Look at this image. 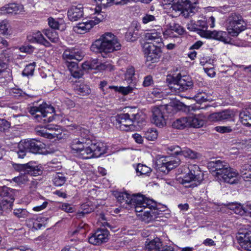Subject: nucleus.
Returning a JSON list of instances; mask_svg holds the SVG:
<instances>
[{"label":"nucleus","mask_w":251,"mask_h":251,"mask_svg":"<svg viewBox=\"0 0 251 251\" xmlns=\"http://www.w3.org/2000/svg\"><path fill=\"white\" fill-rule=\"evenodd\" d=\"M114 195L123 207H134L136 212H142L145 210L141 219L145 223H148L154 220L161 214L162 211L159 210V208L156 202L142 195L131 196L126 192H115Z\"/></svg>","instance_id":"1"},{"label":"nucleus","mask_w":251,"mask_h":251,"mask_svg":"<svg viewBox=\"0 0 251 251\" xmlns=\"http://www.w3.org/2000/svg\"><path fill=\"white\" fill-rule=\"evenodd\" d=\"M121 44L116 36L110 32H106L91 45V50L95 52H112L120 50Z\"/></svg>","instance_id":"2"},{"label":"nucleus","mask_w":251,"mask_h":251,"mask_svg":"<svg viewBox=\"0 0 251 251\" xmlns=\"http://www.w3.org/2000/svg\"><path fill=\"white\" fill-rule=\"evenodd\" d=\"M135 108H131L126 113L118 114L114 117V125L120 130L128 131L133 129L134 123H139L140 115L135 112Z\"/></svg>","instance_id":"3"},{"label":"nucleus","mask_w":251,"mask_h":251,"mask_svg":"<svg viewBox=\"0 0 251 251\" xmlns=\"http://www.w3.org/2000/svg\"><path fill=\"white\" fill-rule=\"evenodd\" d=\"M54 108L47 103L40 104L39 106H33L30 108V113L37 120L44 123L52 122L54 119Z\"/></svg>","instance_id":"4"},{"label":"nucleus","mask_w":251,"mask_h":251,"mask_svg":"<svg viewBox=\"0 0 251 251\" xmlns=\"http://www.w3.org/2000/svg\"><path fill=\"white\" fill-rule=\"evenodd\" d=\"M246 28V24L239 14L232 13L226 20V30L231 36H237Z\"/></svg>","instance_id":"5"},{"label":"nucleus","mask_w":251,"mask_h":251,"mask_svg":"<svg viewBox=\"0 0 251 251\" xmlns=\"http://www.w3.org/2000/svg\"><path fill=\"white\" fill-rule=\"evenodd\" d=\"M92 10L94 11L92 19L86 20L85 22L80 23L74 26V30L75 32L78 34H84L91 29L94 25L102 21L104 19V13L101 11L100 7L95 8Z\"/></svg>","instance_id":"6"},{"label":"nucleus","mask_w":251,"mask_h":251,"mask_svg":"<svg viewBox=\"0 0 251 251\" xmlns=\"http://www.w3.org/2000/svg\"><path fill=\"white\" fill-rule=\"evenodd\" d=\"M90 143L86 142L85 139L81 138L80 140H72L70 147L75 153H77L78 157L83 159H89L93 158Z\"/></svg>","instance_id":"7"},{"label":"nucleus","mask_w":251,"mask_h":251,"mask_svg":"<svg viewBox=\"0 0 251 251\" xmlns=\"http://www.w3.org/2000/svg\"><path fill=\"white\" fill-rule=\"evenodd\" d=\"M15 190L7 186H0V214L3 210L12 209L15 200Z\"/></svg>","instance_id":"8"},{"label":"nucleus","mask_w":251,"mask_h":251,"mask_svg":"<svg viewBox=\"0 0 251 251\" xmlns=\"http://www.w3.org/2000/svg\"><path fill=\"white\" fill-rule=\"evenodd\" d=\"M193 82L191 78L188 75L181 76L178 74L174 80L173 83L171 84L172 92L178 94L192 88Z\"/></svg>","instance_id":"9"},{"label":"nucleus","mask_w":251,"mask_h":251,"mask_svg":"<svg viewBox=\"0 0 251 251\" xmlns=\"http://www.w3.org/2000/svg\"><path fill=\"white\" fill-rule=\"evenodd\" d=\"M36 132L38 135L47 138L54 139L61 137L62 130L57 125H49L47 126V128H37Z\"/></svg>","instance_id":"10"},{"label":"nucleus","mask_w":251,"mask_h":251,"mask_svg":"<svg viewBox=\"0 0 251 251\" xmlns=\"http://www.w3.org/2000/svg\"><path fill=\"white\" fill-rule=\"evenodd\" d=\"M161 47L149 44L144 45V52L148 62L153 63L158 61L162 53Z\"/></svg>","instance_id":"11"},{"label":"nucleus","mask_w":251,"mask_h":251,"mask_svg":"<svg viewBox=\"0 0 251 251\" xmlns=\"http://www.w3.org/2000/svg\"><path fill=\"white\" fill-rule=\"evenodd\" d=\"M165 108L168 112L173 111L174 109L172 105H167L165 107L162 106L160 107H155L152 108V121L157 126L162 127L166 125L165 119L162 111Z\"/></svg>","instance_id":"12"},{"label":"nucleus","mask_w":251,"mask_h":251,"mask_svg":"<svg viewBox=\"0 0 251 251\" xmlns=\"http://www.w3.org/2000/svg\"><path fill=\"white\" fill-rule=\"evenodd\" d=\"M156 29H152L150 32L146 33L145 35L146 40L149 44H156V46H163L162 34L163 32V29L160 26L156 25Z\"/></svg>","instance_id":"13"},{"label":"nucleus","mask_w":251,"mask_h":251,"mask_svg":"<svg viewBox=\"0 0 251 251\" xmlns=\"http://www.w3.org/2000/svg\"><path fill=\"white\" fill-rule=\"evenodd\" d=\"M203 35L206 38H212L219 40L225 43H228L231 41V36L228 32L224 31H204L202 30Z\"/></svg>","instance_id":"14"},{"label":"nucleus","mask_w":251,"mask_h":251,"mask_svg":"<svg viewBox=\"0 0 251 251\" xmlns=\"http://www.w3.org/2000/svg\"><path fill=\"white\" fill-rule=\"evenodd\" d=\"M229 165L220 160L211 161L208 163V168L213 174V175L218 178L220 175L229 167Z\"/></svg>","instance_id":"15"},{"label":"nucleus","mask_w":251,"mask_h":251,"mask_svg":"<svg viewBox=\"0 0 251 251\" xmlns=\"http://www.w3.org/2000/svg\"><path fill=\"white\" fill-rule=\"evenodd\" d=\"M239 173L230 166L218 178L224 182L231 184L237 183L239 181Z\"/></svg>","instance_id":"16"},{"label":"nucleus","mask_w":251,"mask_h":251,"mask_svg":"<svg viewBox=\"0 0 251 251\" xmlns=\"http://www.w3.org/2000/svg\"><path fill=\"white\" fill-rule=\"evenodd\" d=\"M109 232L105 229L97 230L89 238V242L94 245H99L107 241Z\"/></svg>","instance_id":"17"},{"label":"nucleus","mask_w":251,"mask_h":251,"mask_svg":"<svg viewBox=\"0 0 251 251\" xmlns=\"http://www.w3.org/2000/svg\"><path fill=\"white\" fill-rule=\"evenodd\" d=\"M237 239L241 248L244 250L251 251V231L239 232Z\"/></svg>","instance_id":"18"},{"label":"nucleus","mask_w":251,"mask_h":251,"mask_svg":"<svg viewBox=\"0 0 251 251\" xmlns=\"http://www.w3.org/2000/svg\"><path fill=\"white\" fill-rule=\"evenodd\" d=\"M201 180L190 174H186L179 180V182L186 188H194L201 183Z\"/></svg>","instance_id":"19"},{"label":"nucleus","mask_w":251,"mask_h":251,"mask_svg":"<svg viewBox=\"0 0 251 251\" xmlns=\"http://www.w3.org/2000/svg\"><path fill=\"white\" fill-rule=\"evenodd\" d=\"M90 145L93 154V157H99L106 152V146L102 142L91 140Z\"/></svg>","instance_id":"20"},{"label":"nucleus","mask_w":251,"mask_h":251,"mask_svg":"<svg viewBox=\"0 0 251 251\" xmlns=\"http://www.w3.org/2000/svg\"><path fill=\"white\" fill-rule=\"evenodd\" d=\"M84 15L83 7L81 4L72 6L68 11V17L71 21H76Z\"/></svg>","instance_id":"21"},{"label":"nucleus","mask_w":251,"mask_h":251,"mask_svg":"<svg viewBox=\"0 0 251 251\" xmlns=\"http://www.w3.org/2000/svg\"><path fill=\"white\" fill-rule=\"evenodd\" d=\"M28 151L34 153L39 152L44 148V144L35 139L23 141Z\"/></svg>","instance_id":"22"},{"label":"nucleus","mask_w":251,"mask_h":251,"mask_svg":"<svg viewBox=\"0 0 251 251\" xmlns=\"http://www.w3.org/2000/svg\"><path fill=\"white\" fill-rule=\"evenodd\" d=\"M162 171L163 168L166 169L168 171L177 167L180 164V159L177 157H165L162 160Z\"/></svg>","instance_id":"23"},{"label":"nucleus","mask_w":251,"mask_h":251,"mask_svg":"<svg viewBox=\"0 0 251 251\" xmlns=\"http://www.w3.org/2000/svg\"><path fill=\"white\" fill-rule=\"evenodd\" d=\"M28 41L31 43H37L44 45L46 47H50V44L43 36L40 31H37L33 32L27 36Z\"/></svg>","instance_id":"24"},{"label":"nucleus","mask_w":251,"mask_h":251,"mask_svg":"<svg viewBox=\"0 0 251 251\" xmlns=\"http://www.w3.org/2000/svg\"><path fill=\"white\" fill-rule=\"evenodd\" d=\"M234 114L230 110H226L220 112L214 113L210 115V120L214 121H221L233 118Z\"/></svg>","instance_id":"25"},{"label":"nucleus","mask_w":251,"mask_h":251,"mask_svg":"<svg viewBox=\"0 0 251 251\" xmlns=\"http://www.w3.org/2000/svg\"><path fill=\"white\" fill-rule=\"evenodd\" d=\"M239 116L243 125L251 126V104L248 107L243 109L240 112Z\"/></svg>","instance_id":"26"},{"label":"nucleus","mask_w":251,"mask_h":251,"mask_svg":"<svg viewBox=\"0 0 251 251\" xmlns=\"http://www.w3.org/2000/svg\"><path fill=\"white\" fill-rule=\"evenodd\" d=\"M161 240L158 238L151 240L145 247L146 251H159L163 246Z\"/></svg>","instance_id":"27"},{"label":"nucleus","mask_w":251,"mask_h":251,"mask_svg":"<svg viewBox=\"0 0 251 251\" xmlns=\"http://www.w3.org/2000/svg\"><path fill=\"white\" fill-rule=\"evenodd\" d=\"M23 7L16 3H10L5 5L2 8L1 10L4 13L17 14L22 11Z\"/></svg>","instance_id":"28"},{"label":"nucleus","mask_w":251,"mask_h":251,"mask_svg":"<svg viewBox=\"0 0 251 251\" xmlns=\"http://www.w3.org/2000/svg\"><path fill=\"white\" fill-rule=\"evenodd\" d=\"M240 174L246 181H251V164H245L241 166Z\"/></svg>","instance_id":"29"},{"label":"nucleus","mask_w":251,"mask_h":251,"mask_svg":"<svg viewBox=\"0 0 251 251\" xmlns=\"http://www.w3.org/2000/svg\"><path fill=\"white\" fill-rule=\"evenodd\" d=\"M172 126L174 128L181 129L189 127L190 123L188 122V117H181L176 119L173 122Z\"/></svg>","instance_id":"30"},{"label":"nucleus","mask_w":251,"mask_h":251,"mask_svg":"<svg viewBox=\"0 0 251 251\" xmlns=\"http://www.w3.org/2000/svg\"><path fill=\"white\" fill-rule=\"evenodd\" d=\"M188 172L187 174L202 180V174L200 170L199 167L196 164H190L188 167Z\"/></svg>","instance_id":"31"},{"label":"nucleus","mask_w":251,"mask_h":251,"mask_svg":"<svg viewBox=\"0 0 251 251\" xmlns=\"http://www.w3.org/2000/svg\"><path fill=\"white\" fill-rule=\"evenodd\" d=\"M228 208L232 210L236 214L243 216L246 214L245 208L240 204L233 203L228 205Z\"/></svg>","instance_id":"32"},{"label":"nucleus","mask_w":251,"mask_h":251,"mask_svg":"<svg viewBox=\"0 0 251 251\" xmlns=\"http://www.w3.org/2000/svg\"><path fill=\"white\" fill-rule=\"evenodd\" d=\"M195 98L196 100L200 102L211 101L213 100L212 96L210 94L203 91H199L196 95Z\"/></svg>","instance_id":"33"},{"label":"nucleus","mask_w":251,"mask_h":251,"mask_svg":"<svg viewBox=\"0 0 251 251\" xmlns=\"http://www.w3.org/2000/svg\"><path fill=\"white\" fill-rule=\"evenodd\" d=\"M52 181L55 186H61L66 181V178L63 174L61 173H56L53 176Z\"/></svg>","instance_id":"34"},{"label":"nucleus","mask_w":251,"mask_h":251,"mask_svg":"<svg viewBox=\"0 0 251 251\" xmlns=\"http://www.w3.org/2000/svg\"><path fill=\"white\" fill-rule=\"evenodd\" d=\"M188 122L190 123V126L199 128L204 124V121L201 119L198 116L188 117Z\"/></svg>","instance_id":"35"},{"label":"nucleus","mask_w":251,"mask_h":251,"mask_svg":"<svg viewBox=\"0 0 251 251\" xmlns=\"http://www.w3.org/2000/svg\"><path fill=\"white\" fill-rule=\"evenodd\" d=\"M44 34L52 42L56 43L59 40L57 32L52 29H47L44 31Z\"/></svg>","instance_id":"36"},{"label":"nucleus","mask_w":251,"mask_h":251,"mask_svg":"<svg viewBox=\"0 0 251 251\" xmlns=\"http://www.w3.org/2000/svg\"><path fill=\"white\" fill-rule=\"evenodd\" d=\"M78 138H74L73 140H80L81 139H85L86 142L91 143V140L89 138V131L85 128H80L77 132Z\"/></svg>","instance_id":"37"},{"label":"nucleus","mask_w":251,"mask_h":251,"mask_svg":"<svg viewBox=\"0 0 251 251\" xmlns=\"http://www.w3.org/2000/svg\"><path fill=\"white\" fill-rule=\"evenodd\" d=\"M180 155H183L186 158L192 159H196L199 156V154L197 152L194 151L189 148H184L182 150Z\"/></svg>","instance_id":"38"},{"label":"nucleus","mask_w":251,"mask_h":251,"mask_svg":"<svg viewBox=\"0 0 251 251\" xmlns=\"http://www.w3.org/2000/svg\"><path fill=\"white\" fill-rule=\"evenodd\" d=\"M28 151L23 141H21L18 144V148L16 151L18 156L19 158H24L26 155V152Z\"/></svg>","instance_id":"39"},{"label":"nucleus","mask_w":251,"mask_h":251,"mask_svg":"<svg viewBox=\"0 0 251 251\" xmlns=\"http://www.w3.org/2000/svg\"><path fill=\"white\" fill-rule=\"evenodd\" d=\"M138 175H147L148 176L151 171V169L146 165L139 164L136 169Z\"/></svg>","instance_id":"40"},{"label":"nucleus","mask_w":251,"mask_h":251,"mask_svg":"<svg viewBox=\"0 0 251 251\" xmlns=\"http://www.w3.org/2000/svg\"><path fill=\"white\" fill-rule=\"evenodd\" d=\"M145 137L148 140L154 141L158 137L157 130L155 128L149 129L145 132Z\"/></svg>","instance_id":"41"},{"label":"nucleus","mask_w":251,"mask_h":251,"mask_svg":"<svg viewBox=\"0 0 251 251\" xmlns=\"http://www.w3.org/2000/svg\"><path fill=\"white\" fill-rule=\"evenodd\" d=\"M75 91L78 94L82 96L88 94L91 92L88 86L82 84L76 85L75 87Z\"/></svg>","instance_id":"42"},{"label":"nucleus","mask_w":251,"mask_h":251,"mask_svg":"<svg viewBox=\"0 0 251 251\" xmlns=\"http://www.w3.org/2000/svg\"><path fill=\"white\" fill-rule=\"evenodd\" d=\"M14 215L17 218L21 219L26 218L29 216V212L25 209H15L13 211Z\"/></svg>","instance_id":"43"},{"label":"nucleus","mask_w":251,"mask_h":251,"mask_svg":"<svg viewBox=\"0 0 251 251\" xmlns=\"http://www.w3.org/2000/svg\"><path fill=\"white\" fill-rule=\"evenodd\" d=\"M29 163L27 164H13L12 166L15 170L21 173H27L28 170Z\"/></svg>","instance_id":"44"},{"label":"nucleus","mask_w":251,"mask_h":251,"mask_svg":"<svg viewBox=\"0 0 251 251\" xmlns=\"http://www.w3.org/2000/svg\"><path fill=\"white\" fill-rule=\"evenodd\" d=\"M34 68V63L27 65L22 72L23 75L25 76L33 75Z\"/></svg>","instance_id":"45"},{"label":"nucleus","mask_w":251,"mask_h":251,"mask_svg":"<svg viewBox=\"0 0 251 251\" xmlns=\"http://www.w3.org/2000/svg\"><path fill=\"white\" fill-rule=\"evenodd\" d=\"M215 129L219 133H226L236 130V128L232 126H217L215 127Z\"/></svg>","instance_id":"46"},{"label":"nucleus","mask_w":251,"mask_h":251,"mask_svg":"<svg viewBox=\"0 0 251 251\" xmlns=\"http://www.w3.org/2000/svg\"><path fill=\"white\" fill-rule=\"evenodd\" d=\"M28 175H29L28 173H21L19 176L13 178V180L19 183H25L29 180Z\"/></svg>","instance_id":"47"},{"label":"nucleus","mask_w":251,"mask_h":251,"mask_svg":"<svg viewBox=\"0 0 251 251\" xmlns=\"http://www.w3.org/2000/svg\"><path fill=\"white\" fill-rule=\"evenodd\" d=\"M59 208L66 213H73L75 211V208L71 204L68 203H62L59 206Z\"/></svg>","instance_id":"48"},{"label":"nucleus","mask_w":251,"mask_h":251,"mask_svg":"<svg viewBox=\"0 0 251 251\" xmlns=\"http://www.w3.org/2000/svg\"><path fill=\"white\" fill-rule=\"evenodd\" d=\"M182 149L178 146H170L167 148V152L171 155H180Z\"/></svg>","instance_id":"49"},{"label":"nucleus","mask_w":251,"mask_h":251,"mask_svg":"<svg viewBox=\"0 0 251 251\" xmlns=\"http://www.w3.org/2000/svg\"><path fill=\"white\" fill-rule=\"evenodd\" d=\"M74 54H75V49H67L64 51L62 57L65 60H72Z\"/></svg>","instance_id":"50"},{"label":"nucleus","mask_w":251,"mask_h":251,"mask_svg":"<svg viewBox=\"0 0 251 251\" xmlns=\"http://www.w3.org/2000/svg\"><path fill=\"white\" fill-rule=\"evenodd\" d=\"M196 7L192 5V4L188 6H185L184 11L183 12V16L185 18H188L191 16L195 13Z\"/></svg>","instance_id":"51"},{"label":"nucleus","mask_w":251,"mask_h":251,"mask_svg":"<svg viewBox=\"0 0 251 251\" xmlns=\"http://www.w3.org/2000/svg\"><path fill=\"white\" fill-rule=\"evenodd\" d=\"M27 173L30 176H37L40 175L42 170L41 169V167H39L38 166H33L29 165Z\"/></svg>","instance_id":"52"},{"label":"nucleus","mask_w":251,"mask_h":251,"mask_svg":"<svg viewBox=\"0 0 251 251\" xmlns=\"http://www.w3.org/2000/svg\"><path fill=\"white\" fill-rule=\"evenodd\" d=\"M135 75V70L133 67H129L126 70L125 74L126 79L129 83H131L133 80V77Z\"/></svg>","instance_id":"53"},{"label":"nucleus","mask_w":251,"mask_h":251,"mask_svg":"<svg viewBox=\"0 0 251 251\" xmlns=\"http://www.w3.org/2000/svg\"><path fill=\"white\" fill-rule=\"evenodd\" d=\"M10 127V124L3 119H0V131L6 132Z\"/></svg>","instance_id":"54"},{"label":"nucleus","mask_w":251,"mask_h":251,"mask_svg":"<svg viewBox=\"0 0 251 251\" xmlns=\"http://www.w3.org/2000/svg\"><path fill=\"white\" fill-rule=\"evenodd\" d=\"M172 7L173 10L175 11L176 13H178L179 15H182L183 16L184 6L182 3L177 1L176 4H174L172 5Z\"/></svg>","instance_id":"55"},{"label":"nucleus","mask_w":251,"mask_h":251,"mask_svg":"<svg viewBox=\"0 0 251 251\" xmlns=\"http://www.w3.org/2000/svg\"><path fill=\"white\" fill-rule=\"evenodd\" d=\"M170 27L172 30L180 35L182 34L185 31L184 29L177 24L173 23L172 24H170Z\"/></svg>","instance_id":"56"},{"label":"nucleus","mask_w":251,"mask_h":251,"mask_svg":"<svg viewBox=\"0 0 251 251\" xmlns=\"http://www.w3.org/2000/svg\"><path fill=\"white\" fill-rule=\"evenodd\" d=\"M4 56H5L4 55ZM11 58L10 56H8L7 59L5 57V59H3L2 57H0V74H1L4 70V69L7 66V64L10 61Z\"/></svg>","instance_id":"57"},{"label":"nucleus","mask_w":251,"mask_h":251,"mask_svg":"<svg viewBox=\"0 0 251 251\" xmlns=\"http://www.w3.org/2000/svg\"><path fill=\"white\" fill-rule=\"evenodd\" d=\"M48 24L49 26L51 27V29L52 30L58 29L60 25L58 21L51 17L48 19Z\"/></svg>","instance_id":"58"},{"label":"nucleus","mask_w":251,"mask_h":251,"mask_svg":"<svg viewBox=\"0 0 251 251\" xmlns=\"http://www.w3.org/2000/svg\"><path fill=\"white\" fill-rule=\"evenodd\" d=\"M9 25L7 22L2 21L0 23V34H7Z\"/></svg>","instance_id":"59"},{"label":"nucleus","mask_w":251,"mask_h":251,"mask_svg":"<svg viewBox=\"0 0 251 251\" xmlns=\"http://www.w3.org/2000/svg\"><path fill=\"white\" fill-rule=\"evenodd\" d=\"M133 90V87L131 86H128L127 87L122 86L119 88L118 91L126 95L132 92Z\"/></svg>","instance_id":"60"},{"label":"nucleus","mask_w":251,"mask_h":251,"mask_svg":"<svg viewBox=\"0 0 251 251\" xmlns=\"http://www.w3.org/2000/svg\"><path fill=\"white\" fill-rule=\"evenodd\" d=\"M156 20L155 17L151 14H146L142 18V23L144 24H147L150 22H153Z\"/></svg>","instance_id":"61"},{"label":"nucleus","mask_w":251,"mask_h":251,"mask_svg":"<svg viewBox=\"0 0 251 251\" xmlns=\"http://www.w3.org/2000/svg\"><path fill=\"white\" fill-rule=\"evenodd\" d=\"M153 83L152 77L151 75H147L144 77L143 85L144 87H149Z\"/></svg>","instance_id":"62"},{"label":"nucleus","mask_w":251,"mask_h":251,"mask_svg":"<svg viewBox=\"0 0 251 251\" xmlns=\"http://www.w3.org/2000/svg\"><path fill=\"white\" fill-rule=\"evenodd\" d=\"M238 144L239 148H241L242 149H243L247 147L251 148V138L248 140H243L242 142H239L238 143Z\"/></svg>","instance_id":"63"},{"label":"nucleus","mask_w":251,"mask_h":251,"mask_svg":"<svg viewBox=\"0 0 251 251\" xmlns=\"http://www.w3.org/2000/svg\"><path fill=\"white\" fill-rule=\"evenodd\" d=\"M84 55V53L82 52L75 49V54L74 55L73 59L80 61L82 59Z\"/></svg>","instance_id":"64"}]
</instances>
